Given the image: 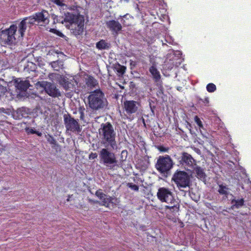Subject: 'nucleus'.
Here are the masks:
<instances>
[{
	"mask_svg": "<svg viewBox=\"0 0 251 251\" xmlns=\"http://www.w3.org/2000/svg\"><path fill=\"white\" fill-rule=\"evenodd\" d=\"M49 14L48 11L42 10L34 13L31 16L24 18L18 25V32L23 37L27 26L30 27L34 25L46 26L50 22Z\"/></svg>",
	"mask_w": 251,
	"mask_h": 251,
	"instance_id": "nucleus-1",
	"label": "nucleus"
},
{
	"mask_svg": "<svg viewBox=\"0 0 251 251\" xmlns=\"http://www.w3.org/2000/svg\"><path fill=\"white\" fill-rule=\"evenodd\" d=\"M156 196L160 201L168 204L165 206V210H169L173 214L178 212L180 208L179 202L175 198L171 189L164 187H160L158 190Z\"/></svg>",
	"mask_w": 251,
	"mask_h": 251,
	"instance_id": "nucleus-2",
	"label": "nucleus"
},
{
	"mask_svg": "<svg viewBox=\"0 0 251 251\" xmlns=\"http://www.w3.org/2000/svg\"><path fill=\"white\" fill-rule=\"evenodd\" d=\"M66 27L69 29L72 34L77 37L82 35L84 30L85 18L79 12L75 13L69 12L66 18Z\"/></svg>",
	"mask_w": 251,
	"mask_h": 251,
	"instance_id": "nucleus-3",
	"label": "nucleus"
},
{
	"mask_svg": "<svg viewBox=\"0 0 251 251\" xmlns=\"http://www.w3.org/2000/svg\"><path fill=\"white\" fill-rule=\"evenodd\" d=\"M99 132L102 144L105 147L109 146L113 149L117 147L116 133L110 122L101 124Z\"/></svg>",
	"mask_w": 251,
	"mask_h": 251,
	"instance_id": "nucleus-4",
	"label": "nucleus"
},
{
	"mask_svg": "<svg viewBox=\"0 0 251 251\" xmlns=\"http://www.w3.org/2000/svg\"><path fill=\"white\" fill-rule=\"evenodd\" d=\"M89 107L93 110L103 108L107 101L104 94L100 89H96L91 92L88 97Z\"/></svg>",
	"mask_w": 251,
	"mask_h": 251,
	"instance_id": "nucleus-5",
	"label": "nucleus"
},
{
	"mask_svg": "<svg viewBox=\"0 0 251 251\" xmlns=\"http://www.w3.org/2000/svg\"><path fill=\"white\" fill-rule=\"evenodd\" d=\"M17 26L12 25L8 28L0 31V41L5 45H12L16 42L15 33Z\"/></svg>",
	"mask_w": 251,
	"mask_h": 251,
	"instance_id": "nucleus-6",
	"label": "nucleus"
},
{
	"mask_svg": "<svg viewBox=\"0 0 251 251\" xmlns=\"http://www.w3.org/2000/svg\"><path fill=\"white\" fill-rule=\"evenodd\" d=\"M172 180L180 190L189 187L190 183L189 176L184 171L176 170L172 176Z\"/></svg>",
	"mask_w": 251,
	"mask_h": 251,
	"instance_id": "nucleus-7",
	"label": "nucleus"
},
{
	"mask_svg": "<svg viewBox=\"0 0 251 251\" xmlns=\"http://www.w3.org/2000/svg\"><path fill=\"white\" fill-rule=\"evenodd\" d=\"M173 167V162L168 155L160 156L155 164V168L162 174H168Z\"/></svg>",
	"mask_w": 251,
	"mask_h": 251,
	"instance_id": "nucleus-8",
	"label": "nucleus"
},
{
	"mask_svg": "<svg viewBox=\"0 0 251 251\" xmlns=\"http://www.w3.org/2000/svg\"><path fill=\"white\" fill-rule=\"evenodd\" d=\"M99 157L103 164L109 169H113L117 165V160L114 153L110 152L107 149H102L99 153Z\"/></svg>",
	"mask_w": 251,
	"mask_h": 251,
	"instance_id": "nucleus-9",
	"label": "nucleus"
},
{
	"mask_svg": "<svg viewBox=\"0 0 251 251\" xmlns=\"http://www.w3.org/2000/svg\"><path fill=\"white\" fill-rule=\"evenodd\" d=\"M63 119L67 131L77 133L81 131V128L78 123V120L75 119L69 114H64L63 115Z\"/></svg>",
	"mask_w": 251,
	"mask_h": 251,
	"instance_id": "nucleus-10",
	"label": "nucleus"
},
{
	"mask_svg": "<svg viewBox=\"0 0 251 251\" xmlns=\"http://www.w3.org/2000/svg\"><path fill=\"white\" fill-rule=\"evenodd\" d=\"M175 158L181 165L193 168L196 165V161L192 155L186 152H182L178 155H174Z\"/></svg>",
	"mask_w": 251,
	"mask_h": 251,
	"instance_id": "nucleus-11",
	"label": "nucleus"
},
{
	"mask_svg": "<svg viewBox=\"0 0 251 251\" xmlns=\"http://www.w3.org/2000/svg\"><path fill=\"white\" fill-rule=\"evenodd\" d=\"M36 85L42 87L46 93L52 98H57L61 96L60 92L56 85L47 81H38Z\"/></svg>",
	"mask_w": 251,
	"mask_h": 251,
	"instance_id": "nucleus-12",
	"label": "nucleus"
},
{
	"mask_svg": "<svg viewBox=\"0 0 251 251\" xmlns=\"http://www.w3.org/2000/svg\"><path fill=\"white\" fill-rule=\"evenodd\" d=\"M139 106V102L133 100H126L124 101L123 108L128 119H133V117L131 118V116L138 111Z\"/></svg>",
	"mask_w": 251,
	"mask_h": 251,
	"instance_id": "nucleus-13",
	"label": "nucleus"
},
{
	"mask_svg": "<svg viewBox=\"0 0 251 251\" xmlns=\"http://www.w3.org/2000/svg\"><path fill=\"white\" fill-rule=\"evenodd\" d=\"M106 25L114 35H118L122 29V25L118 21L111 20L106 21Z\"/></svg>",
	"mask_w": 251,
	"mask_h": 251,
	"instance_id": "nucleus-14",
	"label": "nucleus"
},
{
	"mask_svg": "<svg viewBox=\"0 0 251 251\" xmlns=\"http://www.w3.org/2000/svg\"><path fill=\"white\" fill-rule=\"evenodd\" d=\"M15 87L22 91H25L30 86L29 81L27 80H23L19 78L14 80Z\"/></svg>",
	"mask_w": 251,
	"mask_h": 251,
	"instance_id": "nucleus-15",
	"label": "nucleus"
},
{
	"mask_svg": "<svg viewBox=\"0 0 251 251\" xmlns=\"http://www.w3.org/2000/svg\"><path fill=\"white\" fill-rule=\"evenodd\" d=\"M149 72L152 75V77L155 82H158L161 78V75L157 69L156 64L153 62L152 65L149 68Z\"/></svg>",
	"mask_w": 251,
	"mask_h": 251,
	"instance_id": "nucleus-16",
	"label": "nucleus"
},
{
	"mask_svg": "<svg viewBox=\"0 0 251 251\" xmlns=\"http://www.w3.org/2000/svg\"><path fill=\"white\" fill-rule=\"evenodd\" d=\"M69 12H67L64 13V16H58L55 15H52V18L53 20V24H56V23H60L62 24H67V20L66 18L67 17L68 14H69Z\"/></svg>",
	"mask_w": 251,
	"mask_h": 251,
	"instance_id": "nucleus-17",
	"label": "nucleus"
},
{
	"mask_svg": "<svg viewBox=\"0 0 251 251\" xmlns=\"http://www.w3.org/2000/svg\"><path fill=\"white\" fill-rule=\"evenodd\" d=\"M193 168L197 178L199 179H204L205 178V174L201 167L196 166L195 167H193Z\"/></svg>",
	"mask_w": 251,
	"mask_h": 251,
	"instance_id": "nucleus-18",
	"label": "nucleus"
},
{
	"mask_svg": "<svg viewBox=\"0 0 251 251\" xmlns=\"http://www.w3.org/2000/svg\"><path fill=\"white\" fill-rule=\"evenodd\" d=\"M245 201L244 199H232L231 201V203L232 204L231 208H239L244 205Z\"/></svg>",
	"mask_w": 251,
	"mask_h": 251,
	"instance_id": "nucleus-19",
	"label": "nucleus"
},
{
	"mask_svg": "<svg viewBox=\"0 0 251 251\" xmlns=\"http://www.w3.org/2000/svg\"><path fill=\"white\" fill-rule=\"evenodd\" d=\"M98 81L92 76H89L86 79V84L88 87H96L98 85Z\"/></svg>",
	"mask_w": 251,
	"mask_h": 251,
	"instance_id": "nucleus-20",
	"label": "nucleus"
},
{
	"mask_svg": "<svg viewBox=\"0 0 251 251\" xmlns=\"http://www.w3.org/2000/svg\"><path fill=\"white\" fill-rule=\"evenodd\" d=\"M50 64L54 70L58 71L63 68V62L62 60H57L51 62Z\"/></svg>",
	"mask_w": 251,
	"mask_h": 251,
	"instance_id": "nucleus-21",
	"label": "nucleus"
},
{
	"mask_svg": "<svg viewBox=\"0 0 251 251\" xmlns=\"http://www.w3.org/2000/svg\"><path fill=\"white\" fill-rule=\"evenodd\" d=\"M96 47L99 50L108 49L110 47V45L104 40H100L96 43Z\"/></svg>",
	"mask_w": 251,
	"mask_h": 251,
	"instance_id": "nucleus-22",
	"label": "nucleus"
},
{
	"mask_svg": "<svg viewBox=\"0 0 251 251\" xmlns=\"http://www.w3.org/2000/svg\"><path fill=\"white\" fill-rule=\"evenodd\" d=\"M114 69L117 72L118 75L120 76L122 75L125 74L126 70V67L118 63L115 65Z\"/></svg>",
	"mask_w": 251,
	"mask_h": 251,
	"instance_id": "nucleus-23",
	"label": "nucleus"
},
{
	"mask_svg": "<svg viewBox=\"0 0 251 251\" xmlns=\"http://www.w3.org/2000/svg\"><path fill=\"white\" fill-rule=\"evenodd\" d=\"M219 188L218 190V192L221 195H224L227 196L228 195L227 190H228V188L222 184L219 185Z\"/></svg>",
	"mask_w": 251,
	"mask_h": 251,
	"instance_id": "nucleus-24",
	"label": "nucleus"
},
{
	"mask_svg": "<svg viewBox=\"0 0 251 251\" xmlns=\"http://www.w3.org/2000/svg\"><path fill=\"white\" fill-rule=\"evenodd\" d=\"M112 200L113 198L111 197L106 195L103 200H101L102 205L106 207L109 206L110 203L112 202Z\"/></svg>",
	"mask_w": 251,
	"mask_h": 251,
	"instance_id": "nucleus-25",
	"label": "nucleus"
},
{
	"mask_svg": "<svg viewBox=\"0 0 251 251\" xmlns=\"http://www.w3.org/2000/svg\"><path fill=\"white\" fill-rule=\"evenodd\" d=\"M50 1L58 6L62 7L63 9H64V7H67V5L64 3L63 0H50Z\"/></svg>",
	"mask_w": 251,
	"mask_h": 251,
	"instance_id": "nucleus-26",
	"label": "nucleus"
},
{
	"mask_svg": "<svg viewBox=\"0 0 251 251\" xmlns=\"http://www.w3.org/2000/svg\"><path fill=\"white\" fill-rule=\"evenodd\" d=\"M46 137L47 138V141L50 144L53 145H57V141H56V140L54 138V137L52 135L48 134L46 136Z\"/></svg>",
	"mask_w": 251,
	"mask_h": 251,
	"instance_id": "nucleus-27",
	"label": "nucleus"
},
{
	"mask_svg": "<svg viewBox=\"0 0 251 251\" xmlns=\"http://www.w3.org/2000/svg\"><path fill=\"white\" fill-rule=\"evenodd\" d=\"M206 90L209 93L214 92L216 90V86L214 83H208L206 86Z\"/></svg>",
	"mask_w": 251,
	"mask_h": 251,
	"instance_id": "nucleus-28",
	"label": "nucleus"
},
{
	"mask_svg": "<svg viewBox=\"0 0 251 251\" xmlns=\"http://www.w3.org/2000/svg\"><path fill=\"white\" fill-rule=\"evenodd\" d=\"M96 195L101 201V200H103V199H104V198L106 196V194L102 192V190L101 189H99L96 192Z\"/></svg>",
	"mask_w": 251,
	"mask_h": 251,
	"instance_id": "nucleus-29",
	"label": "nucleus"
},
{
	"mask_svg": "<svg viewBox=\"0 0 251 251\" xmlns=\"http://www.w3.org/2000/svg\"><path fill=\"white\" fill-rule=\"evenodd\" d=\"M85 108L82 106H80L78 109V112L80 114L79 118L81 120H83L84 118Z\"/></svg>",
	"mask_w": 251,
	"mask_h": 251,
	"instance_id": "nucleus-30",
	"label": "nucleus"
},
{
	"mask_svg": "<svg viewBox=\"0 0 251 251\" xmlns=\"http://www.w3.org/2000/svg\"><path fill=\"white\" fill-rule=\"evenodd\" d=\"M194 120L200 129L203 128V126L202 123V122L201 121V119L199 118L198 116H195L194 117Z\"/></svg>",
	"mask_w": 251,
	"mask_h": 251,
	"instance_id": "nucleus-31",
	"label": "nucleus"
},
{
	"mask_svg": "<svg viewBox=\"0 0 251 251\" xmlns=\"http://www.w3.org/2000/svg\"><path fill=\"white\" fill-rule=\"evenodd\" d=\"M127 186L131 189L135 191H138L139 190L138 186L136 184H133L132 183H128Z\"/></svg>",
	"mask_w": 251,
	"mask_h": 251,
	"instance_id": "nucleus-32",
	"label": "nucleus"
},
{
	"mask_svg": "<svg viewBox=\"0 0 251 251\" xmlns=\"http://www.w3.org/2000/svg\"><path fill=\"white\" fill-rule=\"evenodd\" d=\"M157 148L160 152H168L169 150V148H168V147L166 148L163 146H158L157 147Z\"/></svg>",
	"mask_w": 251,
	"mask_h": 251,
	"instance_id": "nucleus-33",
	"label": "nucleus"
},
{
	"mask_svg": "<svg viewBox=\"0 0 251 251\" xmlns=\"http://www.w3.org/2000/svg\"><path fill=\"white\" fill-rule=\"evenodd\" d=\"M50 31L52 33H55L56 34H57V35H58L60 37H62L64 36L63 34L61 32H60L55 29L51 28Z\"/></svg>",
	"mask_w": 251,
	"mask_h": 251,
	"instance_id": "nucleus-34",
	"label": "nucleus"
},
{
	"mask_svg": "<svg viewBox=\"0 0 251 251\" xmlns=\"http://www.w3.org/2000/svg\"><path fill=\"white\" fill-rule=\"evenodd\" d=\"M50 31L52 33H55L56 34H57V35H58L60 37H62L64 36L63 34L61 32H60L55 29L51 28Z\"/></svg>",
	"mask_w": 251,
	"mask_h": 251,
	"instance_id": "nucleus-35",
	"label": "nucleus"
},
{
	"mask_svg": "<svg viewBox=\"0 0 251 251\" xmlns=\"http://www.w3.org/2000/svg\"><path fill=\"white\" fill-rule=\"evenodd\" d=\"M25 129L27 134H34V133H35V130L28 127H25Z\"/></svg>",
	"mask_w": 251,
	"mask_h": 251,
	"instance_id": "nucleus-36",
	"label": "nucleus"
},
{
	"mask_svg": "<svg viewBox=\"0 0 251 251\" xmlns=\"http://www.w3.org/2000/svg\"><path fill=\"white\" fill-rule=\"evenodd\" d=\"M6 91V89L5 87L0 85V97L3 95L5 92Z\"/></svg>",
	"mask_w": 251,
	"mask_h": 251,
	"instance_id": "nucleus-37",
	"label": "nucleus"
},
{
	"mask_svg": "<svg viewBox=\"0 0 251 251\" xmlns=\"http://www.w3.org/2000/svg\"><path fill=\"white\" fill-rule=\"evenodd\" d=\"M64 84L63 86L64 88L66 90H68L69 88H70V85H72V84L71 83L69 82V81H66V80H64Z\"/></svg>",
	"mask_w": 251,
	"mask_h": 251,
	"instance_id": "nucleus-38",
	"label": "nucleus"
},
{
	"mask_svg": "<svg viewBox=\"0 0 251 251\" xmlns=\"http://www.w3.org/2000/svg\"><path fill=\"white\" fill-rule=\"evenodd\" d=\"M98 157V154L97 153H93L91 152L89 155V158L90 159H94Z\"/></svg>",
	"mask_w": 251,
	"mask_h": 251,
	"instance_id": "nucleus-39",
	"label": "nucleus"
},
{
	"mask_svg": "<svg viewBox=\"0 0 251 251\" xmlns=\"http://www.w3.org/2000/svg\"><path fill=\"white\" fill-rule=\"evenodd\" d=\"M121 22H122V24L124 25V26H129L130 25V24L129 23H127L126 20L124 19H122V20H121Z\"/></svg>",
	"mask_w": 251,
	"mask_h": 251,
	"instance_id": "nucleus-40",
	"label": "nucleus"
},
{
	"mask_svg": "<svg viewBox=\"0 0 251 251\" xmlns=\"http://www.w3.org/2000/svg\"><path fill=\"white\" fill-rule=\"evenodd\" d=\"M77 6H69V7H68L67 6V7H64V9H69L70 10H75V9H77Z\"/></svg>",
	"mask_w": 251,
	"mask_h": 251,
	"instance_id": "nucleus-41",
	"label": "nucleus"
},
{
	"mask_svg": "<svg viewBox=\"0 0 251 251\" xmlns=\"http://www.w3.org/2000/svg\"><path fill=\"white\" fill-rule=\"evenodd\" d=\"M200 100L205 104L209 103V98L208 97H206L204 99H201Z\"/></svg>",
	"mask_w": 251,
	"mask_h": 251,
	"instance_id": "nucleus-42",
	"label": "nucleus"
},
{
	"mask_svg": "<svg viewBox=\"0 0 251 251\" xmlns=\"http://www.w3.org/2000/svg\"><path fill=\"white\" fill-rule=\"evenodd\" d=\"M5 109L4 108H0V115L2 113H6Z\"/></svg>",
	"mask_w": 251,
	"mask_h": 251,
	"instance_id": "nucleus-43",
	"label": "nucleus"
},
{
	"mask_svg": "<svg viewBox=\"0 0 251 251\" xmlns=\"http://www.w3.org/2000/svg\"><path fill=\"white\" fill-rule=\"evenodd\" d=\"M34 134H37L38 136H41L42 135L41 132L36 130H35V133H34Z\"/></svg>",
	"mask_w": 251,
	"mask_h": 251,
	"instance_id": "nucleus-44",
	"label": "nucleus"
},
{
	"mask_svg": "<svg viewBox=\"0 0 251 251\" xmlns=\"http://www.w3.org/2000/svg\"><path fill=\"white\" fill-rule=\"evenodd\" d=\"M25 124H26V123H24V122H23V123H20V124H18V126H22L23 125H25Z\"/></svg>",
	"mask_w": 251,
	"mask_h": 251,
	"instance_id": "nucleus-45",
	"label": "nucleus"
},
{
	"mask_svg": "<svg viewBox=\"0 0 251 251\" xmlns=\"http://www.w3.org/2000/svg\"><path fill=\"white\" fill-rule=\"evenodd\" d=\"M76 113H77V111H74V112H73V114H76Z\"/></svg>",
	"mask_w": 251,
	"mask_h": 251,
	"instance_id": "nucleus-46",
	"label": "nucleus"
},
{
	"mask_svg": "<svg viewBox=\"0 0 251 251\" xmlns=\"http://www.w3.org/2000/svg\"><path fill=\"white\" fill-rule=\"evenodd\" d=\"M126 15H125L123 16V17H124V18H125L126 17Z\"/></svg>",
	"mask_w": 251,
	"mask_h": 251,
	"instance_id": "nucleus-47",
	"label": "nucleus"
}]
</instances>
